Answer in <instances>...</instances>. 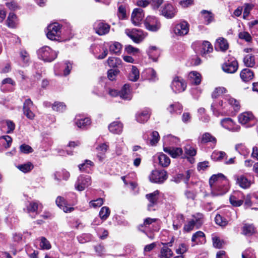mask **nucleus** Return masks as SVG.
Masks as SVG:
<instances>
[{
    "instance_id": "nucleus-1",
    "label": "nucleus",
    "mask_w": 258,
    "mask_h": 258,
    "mask_svg": "<svg viewBox=\"0 0 258 258\" xmlns=\"http://www.w3.org/2000/svg\"><path fill=\"white\" fill-rule=\"evenodd\" d=\"M230 107L235 111H238L240 109V105L238 100L229 95L221 96L219 99L215 100L211 105L213 114L216 116L228 114Z\"/></svg>"
},
{
    "instance_id": "nucleus-2",
    "label": "nucleus",
    "mask_w": 258,
    "mask_h": 258,
    "mask_svg": "<svg viewBox=\"0 0 258 258\" xmlns=\"http://www.w3.org/2000/svg\"><path fill=\"white\" fill-rule=\"evenodd\" d=\"M209 184L213 197L225 194L229 188L228 180L222 173L213 175L209 179Z\"/></svg>"
},
{
    "instance_id": "nucleus-3",
    "label": "nucleus",
    "mask_w": 258,
    "mask_h": 258,
    "mask_svg": "<svg viewBox=\"0 0 258 258\" xmlns=\"http://www.w3.org/2000/svg\"><path fill=\"white\" fill-rule=\"evenodd\" d=\"M62 35H66V34L62 33L61 26L58 23H53L48 26L46 36L49 39L54 41H61Z\"/></svg>"
},
{
    "instance_id": "nucleus-4",
    "label": "nucleus",
    "mask_w": 258,
    "mask_h": 258,
    "mask_svg": "<svg viewBox=\"0 0 258 258\" xmlns=\"http://www.w3.org/2000/svg\"><path fill=\"white\" fill-rule=\"evenodd\" d=\"M189 31V24L185 20H180L172 25L170 32L175 36H183L187 35Z\"/></svg>"
},
{
    "instance_id": "nucleus-5",
    "label": "nucleus",
    "mask_w": 258,
    "mask_h": 258,
    "mask_svg": "<svg viewBox=\"0 0 258 258\" xmlns=\"http://www.w3.org/2000/svg\"><path fill=\"white\" fill-rule=\"evenodd\" d=\"M38 58L45 62H51L57 56L58 52L50 47L44 46L37 50Z\"/></svg>"
},
{
    "instance_id": "nucleus-6",
    "label": "nucleus",
    "mask_w": 258,
    "mask_h": 258,
    "mask_svg": "<svg viewBox=\"0 0 258 258\" xmlns=\"http://www.w3.org/2000/svg\"><path fill=\"white\" fill-rule=\"evenodd\" d=\"M125 33L134 42L140 43L146 37V34L141 30L137 29H126Z\"/></svg>"
},
{
    "instance_id": "nucleus-7",
    "label": "nucleus",
    "mask_w": 258,
    "mask_h": 258,
    "mask_svg": "<svg viewBox=\"0 0 258 258\" xmlns=\"http://www.w3.org/2000/svg\"><path fill=\"white\" fill-rule=\"evenodd\" d=\"M91 183L92 181L90 176L81 174L78 177L75 184V187L76 190L81 191L89 186Z\"/></svg>"
},
{
    "instance_id": "nucleus-8",
    "label": "nucleus",
    "mask_w": 258,
    "mask_h": 258,
    "mask_svg": "<svg viewBox=\"0 0 258 258\" xmlns=\"http://www.w3.org/2000/svg\"><path fill=\"white\" fill-rule=\"evenodd\" d=\"M146 29L152 32H156L161 27V23L157 18L153 16H148L144 21Z\"/></svg>"
},
{
    "instance_id": "nucleus-9",
    "label": "nucleus",
    "mask_w": 258,
    "mask_h": 258,
    "mask_svg": "<svg viewBox=\"0 0 258 258\" xmlns=\"http://www.w3.org/2000/svg\"><path fill=\"white\" fill-rule=\"evenodd\" d=\"M236 184L243 189L249 188L253 183V181L248 179L244 174H236L233 176Z\"/></svg>"
},
{
    "instance_id": "nucleus-10",
    "label": "nucleus",
    "mask_w": 258,
    "mask_h": 258,
    "mask_svg": "<svg viewBox=\"0 0 258 258\" xmlns=\"http://www.w3.org/2000/svg\"><path fill=\"white\" fill-rule=\"evenodd\" d=\"M161 14L167 19L174 18L177 13L176 7L170 3L165 4L161 8Z\"/></svg>"
},
{
    "instance_id": "nucleus-11",
    "label": "nucleus",
    "mask_w": 258,
    "mask_h": 258,
    "mask_svg": "<svg viewBox=\"0 0 258 258\" xmlns=\"http://www.w3.org/2000/svg\"><path fill=\"white\" fill-rule=\"evenodd\" d=\"M167 178V172L164 170H155L149 176L150 180L154 183H161Z\"/></svg>"
},
{
    "instance_id": "nucleus-12",
    "label": "nucleus",
    "mask_w": 258,
    "mask_h": 258,
    "mask_svg": "<svg viewBox=\"0 0 258 258\" xmlns=\"http://www.w3.org/2000/svg\"><path fill=\"white\" fill-rule=\"evenodd\" d=\"M171 88L174 92L180 93L185 90L186 84L181 77H175L172 81Z\"/></svg>"
},
{
    "instance_id": "nucleus-13",
    "label": "nucleus",
    "mask_w": 258,
    "mask_h": 258,
    "mask_svg": "<svg viewBox=\"0 0 258 258\" xmlns=\"http://www.w3.org/2000/svg\"><path fill=\"white\" fill-rule=\"evenodd\" d=\"M238 121L241 124H248L247 126L253 125L256 122L255 117L251 112H244L238 116Z\"/></svg>"
},
{
    "instance_id": "nucleus-14",
    "label": "nucleus",
    "mask_w": 258,
    "mask_h": 258,
    "mask_svg": "<svg viewBox=\"0 0 258 258\" xmlns=\"http://www.w3.org/2000/svg\"><path fill=\"white\" fill-rule=\"evenodd\" d=\"M95 32L100 36L108 34L110 30V26L103 21H97L93 25Z\"/></svg>"
},
{
    "instance_id": "nucleus-15",
    "label": "nucleus",
    "mask_w": 258,
    "mask_h": 258,
    "mask_svg": "<svg viewBox=\"0 0 258 258\" xmlns=\"http://www.w3.org/2000/svg\"><path fill=\"white\" fill-rule=\"evenodd\" d=\"M220 124L223 127L232 132H238L240 129V126L237 124L230 117L224 118L221 119Z\"/></svg>"
},
{
    "instance_id": "nucleus-16",
    "label": "nucleus",
    "mask_w": 258,
    "mask_h": 258,
    "mask_svg": "<svg viewBox=\"0 0 258 258\" xmlns=\"http://www.w3.org/2000/svg\"><path fill=\"white\" fill-rule=\"evenodd\" d=\"M238 69V63L234 57H230L222 66L223 70L227 73H234Z\"/></svg>"
},
{
    "instance_id": "nucleus-17",
    "label": "nucleus",
    "mask_w": 258,
    "mask_h": 258,
    "mask_svg": "<svg viewBox=\"0 0 258 258\" xmlns=\"http://www.w3.org/2000/svg\"><path fill=\"white\" fill-rule=\"evenodd\" d=\"M92 53L98 59L104 58L108 54V50L104 45H97L92 47Z\"/></svg>"
},
{
    "instance_id": "nucleus-18",
    "label": "nucleus",
    "mask_w": 258,
    "mask_h": 258,
    "mask_svg": "<svg viewBox=\"0 0 258 258\" xmlns=\"http://www.w3.org/2000/svg\"><path fill=\"white\" fill-rule=\"evenodd\" d=\"M244 195L240 191H234L230 197V204L234 207L240 206L244 202Z\"/></svg>"
},
{
    "instance_id": "nucleus-19",
    "label": "nucleus",
    "mask_w": 258,
    "mask_h": 258,
    "mask_svg": "<svg viewBox=\"0 0 258 258\" xmlns=\"http://www.w3.org/2000/svg\"><path fill=\"white\" fill-rule=\"evenodd\" d=\"M174 241V238L172 237L170 242L168 243H162L163 247L161 249L160 257V258H170L172 256L173 253L171 249L168 248V246H172V243Z\"/></svg>"
},
{
    "instance_id": "nucleus-20",
    "label": "nucleus",
    "mask_w": 258,
    "mask_h": 258,
    "mask_svg": "<svg viewBox=\"0 0 258 258\" xmlns=\"http://www.w3.org/2000/svg\"><path fill=\"white\" fill-rule=\"evenodd\" d=\"M144 17V14L142 9H135L132 14L131 19L132 23L134 25L138 26L140 24Z\"/></svg>"
},
{
    "instance_id": "nucleus-21",
    "label": "nucleus",
    "mask_w": 258,
    "mask_h": 258,
    "mask_svg": "<svg viewBox=\"0 0 258 258\" xmlns=\"http://www.w3.org/2000/svg\"><path fill=\"white\" fill-rule=\"evenodd\" d=\"M151 113V111L150 108H144L136 114V120L139 123H144L150 118Z\"/></svg>"
},
{
    "instance_id": "nucleus-22",
    "label": "nucleus",
    "mask_w": 258,
    "mask_h": 258,
    "mask_svg": "<svg viewBox=\"0 0 258 258\" xmlns=\"http://www.w3.org/2000/svg\"><path fill=\"white\" fill-rule=\"evenodd\" d=\"M0 127L6 133L11 134L15 128V124L13 121L9 119L2 120L0 121Z\"/></svg>"
},
{
    "instance_id": "nucleus-23",
    "label": "nucleus",
    "mask_w": 258,
    "mask_h": 258,
    "mask_svg": "<svg viewBox=\"0 0 258 258\" xmlns=\"http://www.w3.org/2000/svg\"><path fill=\"white\" fill-rule=\"evenodd\" d=\"M33 106V102L29 99H26L24 103V113L27 117L30 119H33L35 117L34 113L31 110Z\"/></svg>"
},
{
    "instance_id": "nucleus-24",
    "label": "nucleus",
    "mask_w": 258,
    "mask_h": 258,
    "mask_svg": "<svg viewBox=\"0 0 258 258\" xmlns=\"http://www.w3.org/2000/svg\"><path fill=\"white\" fill-rule=\"evenodd\" d=\"M76 125L80 128H85L91 124V119L89 117H84L80 115L76 116L75 119Z\"/></svg>"
},
{
    "instance_id": "nucleus-25",
    "label": "nucleus",
    "mask_w": 258,
    "mask_h": 258,
    "mask_svg": "<svg viewBox=\"0 0 258 258\" xmlns=\"http://www.w3.org/2000/svg\"><path fill=\"white\" fill-rule=\"evenodd\" d=\"M198 140L199 143L201 144H205L207 143H212L215 145L217 142L216 138L209 133H205L200 136Z\"/></svg>"
},
{
    "instance_id": "nucleus-26",
    "label": "nucleus",
    "mask_w": 258,
    "mask_h": 258,
    "mask_svg": "<svg viewBox=\"0 0 258 258\" xmlns=\"http://www.w3.org/2000/svg\"><path fill=\"white\" fill-rule=\"evenodd\" d=\"M42 208L43 206L39 201H33L29 202L26 206V210L29 213H35L36 214H38V210H42Z\"/></svg>"
},
{
    "instance_id": "nucleus-27",
    "label": "nucleus",
    "mask_w": 258,
    "mask_h": 258,
    "mask_svg": "<svg viewBox=\"0 0 258 258\" xmlns=\"http://www.w3.org/2000/svg\"><path fill=\"white\" fill-rule=\"evenodd\" d=\"M119 93V96L122 99L130 100L132 98L131 90L128 84L124 85Z\"/></svg>"
},
{
    "instance_id": "nucleus-28",
    "label": "nucleus",
    "mask_w": 258,
    "mask_h": 258,
    "mask_svg": "<svg viewBox=\"0 0 258 258\" xmlns=\"http://www.w3.org/2000/svg\"><path fill=\"white\" fill-rule=\"evenodd\" d=\"M215 47L218 51H225L229 48V44L226 39L219 37L216 41Z\"/></svg>"
},
{
    "instance_id": "nucleus-29",
    "label": "nucleus",
    "mask_w": 258,
    "mask_h": 258,
    "mask_svg": "<svg viewBox=\"0 0 258 258\" xmlns=\"http://www.w3.org/2000/svg\"><path fill=\"white\" fill-rule=\"evenodd\" d=\"M55 203L56 205L66 213L71 212L74 210L73 207H68L66 205V202L64 198L61 196L57 197L55 200Z\"/></svg>"
},
{
    "instance_id": "nucleus-30",
    "label": "nucleus",
    "mask_w": 258,
    "mask_h": 258,
    "mask_svg": "<svg viewBox=\"0 0 258 258\" xmlns=\"http://www.w3.org/2000/svg\"><path fill=\"white\" fill-rule=\"evenodd\" d=\"M159 191L156 190L152 193L146 195V198L150 202L148 206L149 210H152V207L157 204V202L159 199Z\"/></svg>"
},
{
    "instance_id": "nucleus-31",
    "label": "nucleus",
    "mask_w": 258,
    "mask_h": 258,
    "mask_svg": "<svg viewBox=\"0 0 258 258\" xmlns=\"http://www.w3.org/2000/svg\"><path fill=\"white\" fill-rule=\"evenodd\" d=\"M191 241L194 243L192 246L204 243L206 242L205 234L202 231H197L192 235Z\"/></svg>"
},
{
    "instance_id": "nucleus-32",
    "label": "nucleus",
    "mask_w": 258,
    "mask_h": 258,
    "mask_svg": "<svg viewBox=\"0 0 258 258\" xmlns=\"http://www.w3.org/2000/svg\"><path fill=\"white\" fill-rule=\"evenodd\" d=\"M163 147H171L174 145H177L179 142L178 138L168 135L165 136L163 138Z\"/></svg>"
},
{
    "instance_id": "nucleus-33",
    "label": "nucleus",
    "mask_w": 258,
    "mask_h": 258,
    "mask_svg": "<svg viewBox=\"0 0 258 258\" xmlns=\"http://www.w3.org/2000/svg\"><path fill=\"white\" fill-rule=\"evenodd\" d=\"M163 150L165 152L169 154L172 158H176L182 154V150L180 148L164 146Z\"/></svg>"
},
{
    "instance_id": "nucleus-34",
    "label": "nucleus",
    "mask_w": 258,
    "mask_h": 258,
    "mask_svg": "<svg viewBox=\"0 0 258 258\" xmlns=\"http://www.w3.org/2000/svg\"><path fill=\"white\" fill-rule=\"evenodd\" d=\"M122 124L118 121L112 122L108 126L109 131L113 134H119L122 132Z\"/></svg>"
},
{
    "instance_id": "nucleus-35",
    "label": "nucleus",
    "mask_w": 258,
    "mask_h": 258,
    "mask_svg": "<svg viewBox=\"0 0 258 258\" xmlns=\"http://www.w3.org/2000/svg\"><path fill=\"white\" fill-rule=\"evenodd\" d=\"M190 220L194 222L197 229L200 228L204 223V215L200 213H196Z\"/></svg>"
},
{
    "instance_id": "nucleus-36",
    "label": "nucleus",
    "mask_w": 258,
    "mask_h": 258,
    "mask_svg": "<svg viewBox=\"0 0 258 258\" xmlns=\"http://www.w3.org/2000/svg\"><path fill=\"white\" fill-rule=\"evenodd\" d=\"M240 78L244 82L252 80L254 77L253 72L249 69H243L240 73Z\"/></svg>"
},
{
    "instance_id": "nucleus-37",
    "label": "nucleus",
    "mask_w": 258,
    "mask_h": 258,
    "mask_svg": "<svg viewBox=\"0 0 258 258\" xmlns=\"http://www.w3.org/2000/svg\"><path fill=\"white\" fill-rule=\"evenodd\" d=\"M189 80L192 84L199 85L201 82V75L197 72H191L188 75Z\"/></svg>"
},
{
    "instance_id": "nucleus-38",
    "label": "nucleus",
    "mask_w": 258,
    "mask_h": 258,
    "mask_svg": "<svg viewBox=\"0 0 258 258\" xmlns=\"http://www.w3.org/2000/svg\"><path fill=\"white\" fill-rule=\"evenodd\" d=\"M184 221V216L181 214H177L173 220V228L174 230L179 229Z\"/></svg>"
},
{
    "instance_id": "nucleus-39",
    "label": "nucleus",
    "mask_w": 258,
    "mask_h": 258,
    "mask_svg": "<svg viewBox=\"0 0 258 258\" xmlns=\"http://www.w3.org/2000/svg\"><path fill=\"white\" fill-rule=\"evenodd\" d=\"M157 156L159 164L161 166L166 167L169 165L170 163V159L167 155L163 153H159L158 154Z\"/></svg>"
},
{
    "instance_id": "nucleus-40",
    "label": "nucleus",
    "mask_w": 258,
    "mask_h": 258,
    "mask_svg": "<svg viewBox=\"0 0 258 258\" xmlns=\"http://www.w3.org/2000/svg\"><path fill=\"white\" fill-rule=\"evenodd\" d=\"M183 107L178 102H176L173 104H170L168 107H167V110L171 113H180L182 110Z\"/></svg>"
},
{
    "instance_id": "nucleus-41",
    "label": "nucleus",
    "mask_w": 258,
    "mask_h": 258,
    "mask_svg": "<svg viewBox=\"0 0 258 258\" xmlns=\"http://www.w3.org/2000/svg\"><path fill=\"white\" fill-rule=\"evenodd\" d=\"M108 66L110 68H118L122 64V60L116 57H109L106 61Z\"/></svg>"
},
{
    "instance_id": "nucleus-42",
    "label": "nucleus",
    "mask_w": 258,
    "mask_h": 258,
    "mask_svg": "<svg viewBox=\"0 0 258 258\" xmlns=\"http://www.w3.org/2000/svg\"><path fill=\"white\" fill-rule=\"evenodd\" d=\"M140 77V72L137 68L134 66H132V69L130 72L128 78V80L132 82H136Z\"/></svg>"
},
{
    "instance_id": "nucleus-43",
    "label": "nucleus",
    "mask_w": 258,
    "mask_h": 258,
    "mask_svg": "<svg viewBox=\"0 0 258 258\" xmlns=\"http://www.w3.org/2000/svg\"><path fill=\"white\" fill-rule=\"evenodd\" d=\"M54 176V179L57 181H60L61 178L63 180H67L70 176V174L68 171L63 169L61 171L56 172Z\"/></svg>"
},
{
    "instance_id": "nucleus-44",
    "label": "nucleus",
    "mask_w": 258,
    "mask_h": 258,
    "mask_svg": "<svg viewBox=\"0 0 258 258\" xmlns=\"http://www.w3.org/2000/svg\"><path fill=\"white\" fill-rule=\"evenodd\" d=\"M147 52L149 57L155 61L157 60L160 55L159 50L155 46H150Z\"/></svg>"
},
{
    "instance_id": "nucleus-45",
    "label": "nucleus",
    "mask_w": 258,
    "mask_h": 258,
    "mask_svg": "<svg viewBox=\"0 0 258 258\" xmlns=\"http://www.w3.org/2000/svg\"><path fill=\"white\" fill-rule=\"evenodd\" d=\"M213 51V47L211 44L208 41H204L201 44V53L204 55Z\"/></svg>"
},
{
    "instance_id": "nucleus-46",
    "label": "nucleus",
    "mask_w": 258,
    "mask_h": 258,
    "mask_svg": "<svg viewBox=\"0 0 258 258\" xmlns=\"http://www.w3.org/2000/svg\"><path fill=\"white\" fill-rule=\"evenodd\" d=\"M229 219L223 217L221 214H218L215 218V221L216 224L220 227H224L228 225Z\"/></svg>"
},
{
    "instance_id": "nucleus-47",
    "label": "nucleus",
    "mask_w": 258,
    "mask_h": 258,
    "mask_svg": "<svg viewBox=\"0 0 258 258\" xmlns=\"http://www.w3.org/2000/svg\"><path fill=\"white\" fill-rule=\"evenodd\" d=\"M16 167L19 170L25 173L29 172L34 168L33 164L30 162L18 165Z\"/></svg>"
},
{
    "instance_id": "nucleus-48",
    "label": "nucleus",
    "mask_w": 258,
    "mask_h": 258,
    "mask_svg": "<svg viewBox=\"0 0 258 258\" xmlns=\"http://www.w3.org/2000/svg\"><path fill=\"white\" fill-rule=\"evenodd\" d=\"M39 241L40 249L42 250H49L51 248L50 242L44 237H41L38 239Z\"/></svg>"
},
{
    "instance_id": "nucleus-49",
    "label": "nucleus",
    "mask_w": 258,
    "mask_h": 258,
    "mask_svg": "<svg viewBox=\"0 0 258 258\" xmlns=\"http://www.w3.org/2000/svg\"><path fill=\"white\" fill-rule=\"evenodd\" d=\"M201 14L202 18L204 19L205 24L206 25L209 24L213 20L212 14L208 11L202 10L201 12Z\"/></svg>"
},
{
    "instance_id": "nucleus-50",
    "label": "nucleus",
    "mask_w": 258,
    "mask_h": 258,
    "mask_svg": "<svg viewBox=\"0 0 258 258\" xmlns=\"http://www.w3.org/2000/svg\"><path fill=\"white\" fill-rule=\"evenodd\" d=\"M211 158L215 161H221L225 157H227L226 154L223 151H214L211 156Z\"/></svg>"
},
{
    "instance_id": "nucleus-51",
    "label": "nucleus",
    "mask_w": 258,
    "mask_h": 258,
    "mask_svg": "<svg viewBox=\"0 0 258 258\" xmlns=\"http://www.w3.org/2000/svg\"><path fill=\"white\" fill-rule=\"evenodd\" d=\"M94 166L92 161L89 160H86L85 162L78 165V167L80 171L88 172V170Z\"/></svg>"
},
{
    "instance_id": "nucleus-52",
    "label": "nucleus",
    "mask_w": 258,
    "mask_h": 258,
    "mask_svg": "<svg viewBox=\"0 0 258 258\" xmlns=\"http://www.w3.org/2000/svg\"><path fill=\"white\" fill-rule=\"evenodd\" d=\"M7 26L10 28H15L17 24V16L14 13H10L7 20Z\"/></svg>"
},
{
    "instance_id": "nucleus-53",
    "label": "nucleus",
    "mask_w": 258,
    "mask_h": 258,
    "mask_svg": "<svg viewBox=\"0 0 258 258\" xmlns=\"http://www.w3.org/2000/svg\"><path fill=\"white\" fill-rule=\"evenodd\" d=\"M255 232L254 226L251 224H245L242 228V233L245 236H250Z\"/></svg>"
},
{
    "instance_id": "nucleus-54",
    "label": "nucleus",
    "mask_w": 258,
    "mask_h": 258,
    "mask_svg": "<svg viewBox=\"0 0 258 258\" xmlns=\"http://www.w3.org/2000/svg\"><path fill=\"white\" fill-rule=\"evenodd\" d=\"M243 62L247 67H253L255 63L254 56L247 54L244 57Z\"/></svg>"
},
{
    "instance_id": "nucleus-55",
    "label": "nucleus",
    "mask_w": 258,
    "mask_h": 258,
    "mask_svg": "<svg viewBox=\"0 0 258 258\" xmlns=\"http://www.w3.org/2000/svg\"><path fill=\"white\" fill-rule=\"evenodd\" d=\"M73 63L70 61H65L62 64L61 68L63 70V75L67 76L70 74L72 69Z\"/></svg>"
},
{
    "instance_id": "nucleus-56",
    "label": "nucleus",
    "mask_w": 258,
    "mask_h": 258,
    "mask_svg": "<svg viewBox=\"0 0 258 258\" xmlns=\"http://www.w3.org/2000/svg\"><path fill=\"white\" fill-rule=\"evenodd\" d=\"M0 143L3 145L5 148H8L11 145L12 139L8 135L3 136L0 137Z\"/></svg>"
},
{
    "instance_id": "nucleus-57",
    "label": "nucleus",
    "mask_w": 258,
    "mask_h": 258,
    "mask_svg": "<svg viewBox=\"0 0 258 258\" xmlns=\"http://www.w3.org/2000/svg\"><path fill=\"white\" fill-rule=\"evenodd\" d=\"M227 92V91L226 89L224 87H217L215 89V90L213 92L212 97L215 98L218 97H220V98L221 96H223L224 95H225V94H224L226 93Z\"/></svg>"
},
{
    "instance_id": "nucleus-58",
    "label": "nucleus",
    "mask_w": 258,
    "mask_h": 258,
    "mask_svg": "<svg viewBox=\"0 0 258 258\" xmlns=\"http://www.w3.org/2000/svg\"><path fill=\"white\" fill-rule=\"evenodd\" d=\"M197 192L195 189L188 188L185 190L184 195L188 200L194 201L197 196Z\"/></svg>"
},
{
    "instance_id": "nucleus-59",
    "label": "nucleus",
    "mask_w": 258,
    "mask_h": 258,
    "mask_svg": "<svg viewBox=\"0 0 258 258\" xmlns=\"http://www.w3.org/2000/svg\"><path fill=\"white\" fill-rule=\"evenodd\" d=\"M235 149L240 154L244 156H247L249 152L246 147L242 144L236 145Z\"/></svg>"
},
{
    "instance_id": "nucleus-60",
    "label": "nucleus",
    "mask_w": 258,
    "mask_h": 258,
    "mask_svg": "<svg viewBox=\"0 0 258 258\" xmlns=\"http://www.w3.org/2000/svg\"><path fill=\"white\" fill-rule=\"evenodd\" d=\"M253 198L257 199V197L255 194H247L246 196H244V206L246 208H248L252 206V199Z\"/></svg>"
},
{
    "instance_id": "nucleus-61",
    "label": "nucleus",
    "mask_w": 258,
    "mask_h": 258,
    "mask_svg": "<svg viewBox=\"0 0 258 258\" xmlns=\"http://www.w3.org/2000/svg\"><path fill=\"white\" fill-rule=\"evenodd\" d=\"M122 48V45L117 42H113L109 46L110 51L113 53L118 54L120 52Z\"/></svg>"
},
{
    "instance_id": "nucleus-62",
    "label": "nucleus",
    "mask_w": 258,
    "mask_h": 258,
    "mask_svg": "<svg viewBox=\"0 0 258 258\" xmlns=\"http://www.w3.org/2000/svg\"><path fill=\"white\" fill-rule=\"evenodd\" d=\"M110 213V211L108 207H103L99 212V216L102 220H105L109 216Z\"/></svg>"
},
{
    "instance_id": "nucleus-63",
    "label": "nucleus",
    "mask_w": 258,
    "mask_h": 258,
    "mask_svg": "<svg viewBox=\"0 0 258 258\" xmlns=\"http://www.w3.org/2000/svg\"><path fill=\"white\" fill-rule=\"evenodd\" d=\"M52 108L54 111L62 112L66 110V106L62 102H55L53 104Z\"/></svg>"
},
{
    "instance_id": "nucleus-64",
    "label": "nucleus",
    "mask_w": 258,
    "mask_h": 258,
    "mask_svg": "<svg viewBox=\"0 0 258 258\" xmlns=\"http://www.w3.org/2000/svg\"><path fill=\"white\" fill-rule=\"evenodd\" d=\"M145 73L147 75V79L152 81H155L157 79L156 73L153 69H148L145 71Z\"/></svg>"
}]
</instances>
